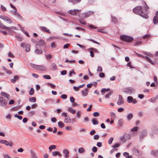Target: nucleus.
Here are the masks:
<instances>
[{
    "mask_svg": "<svg viewBox=\"0 0 158 158\" xmlns=\"http://www.w3.org/2000/svg\"><path fill=\"white\" fill-rule=\"evenodd\" d=\"M133 10L134 13L141 16L144 18L147 19L148 17L146 13H144L143 12L142 8L141 6L136 7V8H134Z\"/></svg>",
    "mask_w": 158,
    "mask_h": 158,
    "instance_id": "nucleus-1",
    "label": "nucleus"
},
{
    "mask_svg": "<svg viewBox=\"0 0 158 158\" xmlns=\"http://www.w3.org/2000/svg\"><path fill=\"white\" fill-rule=\"evenodd\" d=\"M30 65L31 67L39 70H45L46 69V67L44 65H36L33 64H31Z\"/></svg>",
    "mask_w": 158,
    "mask_h": 158,
    "instance_id": "nucleus-2",
    "label": "nucleus"
},
{
    "mask_svg": "<svg viewBox=\"0 0 158 158\" xmlns=\"http://www.w3.org/2000/svg\"><path fill=\"white\" fill-rule=\"evenodd\" d=\"M130 138V136L128 134H125L120 137V141L122 143L126 142Z\"/></svg>",
    "mask_w": 158,
    "mask_h": 158,
    "instance_id": "nucleus-3",
    "label": "nucleus"
},
{
    "mask_svg": "<svg viewBox=\"0 0 158 158\" xmlns=\"http://www.w3.org/2000/svg\"><path fill=\"white\" fill-rule=\"evenodd\" d=\"M121 40L128 42H131L133 40V38L126 35H122L120 36Z\"/></svg>",
    "mask_w": 158,
    "mask_h": 158,
    "instance_id": "nucleus-4",
    "label": "nucleus"
},
{
    "mask_svg": "<svg viewBox=\"0 0 158 158\" xmlns=\"http://www.w3.org/2000/svg\"><path fill=\"white\" fill-rule=\"evenodd\" d=\"M81 10H69V13L71 15L78 16L80 15Z\"/></svg>",
    "mask_w": 158,
    "mask_h": 158,
    "instance_id": "nucleus-5",
    "label": "nucleus"
},
{
    "mask_svg": "<svg viewBox=\"0 0 158 158\" xmlns=\"http://www.w3.org/2000/svg\"><path fill=\"white\" fill-rule=\"evenodd\" d=\"M0 105L2 106H5L7 104V101L2 97H0Z\"/></svg>",
    "mask_w": 158,
    "mask_h": 158,
    "instance_id": "nucleus-6",
    "label": "nucleus"
},
{
    "mask_svg": "<svg viewBox=\"0 0 158 158\" xmlns=\"http://www.w3.org/2000/svg\"><path fill=\"white\" fill-rule=\"evenodd\" d=\"M134 91V89L130 88H126L124 90V92L128 95L131 94Z\"/></svg>",
    "mask_w": 158,
    "mask_h": 158,
    "instance_id": "nucleus-7",
    "label": "nucleus"
},
{
    "mask_svg": "<svg viewBox=\"0 0 158 158\" xmlns=\"http://www.w3.org/2000/svg\"><path fill=\"white\" fill-rule=\"evenodd\" d=\"M36 49L35 50V53L40 54H42L43 52L42 50L40 48V46L38 44H37L35 45Z\"/></svg>",
    "mask_w": 158,
    "mask_h": 158,
    "instance_id": "nucleus-8",
    "label": "nucleus"
},
{
    "mask_svg": "<svg viewBox=\"0 0 158 158\" xmlns=\"http://www.w3.org/2000/svg\"><path fill=\"white\" fill-rule=\"evenodd\" d=\"M147 134V131L146 130H143L139 134V138L141 140L143 138L146 136Z\"/></svg>",
    "mask_w": 158,
    "mask_h": 158,
    "instance_id": "nucleus-9",
    "label": "nucleus"
},
{
    "mask_svg": "<svg viewBox=\"0 0 158 158\" xmlns=\"http://www.w3.org/2000/svg\"><path fill=\"white\" fill-rule=\"evenodd\" d=\"M117 104L118 105H120L122 104H123L124 100L122 96L121 95H119L118 99L117 102Z\"/></svg>",
    "mask_w": 158,
    "mask_h": 158,
    "instance_id": "nucleus-10",
    "label": "nucleus"
},
{
    "mask_svg": "<svg viewBox=\"0 0 158 158\" xmlns=\"http://www.w3.org/2000/svg\"><path fill=\"white\" fill-rule=\"evenodd\" d=\"M153 21V23L155 24L158 23V11L156 12V15L154 17Z\"/></svg>",
    "mask_w": 158,
    "mask_h": 158,
    "instance_id": "nucleus-11",
    "label": "nucleus"
},
{
    "mask_svg": "<svg viewBox=\"0 0 158 158\" xmlns=\"http://www.w3.org/2000/svg\"><path fill=\"white\" fill-rule=\"evenodd\" d=\"M10 7L14 9L13 10H12L10 11L11 13L14 15L15 13L17 12V9L16 7L11 4H10Z\"/></svg>",
    "mask_w": 158,
    "mask_h": 158,
    "instance_id": "nucleus-12",
    "label": "nucleus"
},
{
    "mask_svg": "<svg viewBox=\"0 0 158 158\" xmlns=\"http://www.w3.org/2000/svg\"><path fill=\"white\" fill-rule=\"evenodd\" d=\"M50 69L52 70H56L57 69V66L55 63H52L51 64Z\"/></svg>",
    "mask_w": 158,
    "mask_h": 158,
    "instance_id": "nucleus-13",
    "label": "nucleus"
},
{
    "mask_svg": "<svg viewBox=\"0 0 158 158\" xmlns=\"http://www.w3.org/2000/svg\"><path fill=\"white\" fill-rule=\"evenodd\" d=\"M0 18L3 19L5 21H9L10 20V19L6 15H0Z\"/></svg>",
    "mask_w": 158,
    "mask_h": 158,
    "instance_id": "nucleus-14",
    "label": "nucleus"
},
{
    "mask_svg": "<svg viewBox=\"0 0 158 158\" xmlns=\"http://www.w3.org/2000/svg\"><path fill=\"white\" fill-rule=\"evenodd\" d=\"M40 29L42 31L50 33V31L49 29L45 27H41Z\"/></svg>",
    "mask_w": 158,
    "mask_h": 158,
    "instance_id": "nucleus-15",
    "label": "nucleus"
},
{
    "mask_svg": "<svg viewBox=\"0 0 158 158\" xmlns=\"http://www.w3.org/2000/svg\"><path fill=\"white\" fill-rule=\"evenodd\" d=\"M0 28H2L3 29L10 30V28L9 27H7L4 26L2 24L1 21H0Z\"/></svg>",
    "mask_w": 158,
    "mask_h": 158,
    "instance_id": "nucleus-16",
    "label": "nucleus"
},
{
    "mask_svg": "<svg viewBox=\"0 0 158 158\" xmlns=\"http://www.w3.org/2000/svg\"><path fill=\"white\" fill-rule=\"evenodd\" d=\"M63 153L64 154V157L65 158H68L69 156V152L67 149H64L63 151Z\"/></svg>",
    "mask_w": 158,
    "mask_h": 158,
    "instance_id": "nucleus-17",
    "label": "nucleus"
},
{
    "mask_svg": "<svg viewBox=\"0 0 158 158\" xmlns=\"http://www.w3.org/2000/svg\"><path fill=\"white\" fill-rule=\"evenodd\" d=\"M81 93L84 96H86L88 93V89L86 88L84 90H82L81 91Z\"/></svg>",
    "mask_w": 158,
    "mask_h": 158,
    "instance_id": "nucleus-18",
    "label": "nucleus"
},
{
    "mask_svg": "<svg viewBox=\"0 0 158 158\" xmlns=\"http://www.w3.org/2000/svg\"><path fill=\"white\" fill-rule=\"evenodd\" d=\"M0 143H1L5 144L6 145L10 146V143L6 140H0Z\"/></svg>",
    "mask_w": 158,
    "mask_h": 158,
    "instance_id": "nucleus-19",
    "label": "nucleus"
},
{
    "mask_svg": "<svg viewBox=\"0 0 158 158\" xmlns=\"http://www.w3.org/2000/svg\"><path fill=\"white\" fill-rule=\"evenodd\" d=\"M152 132L154 134H157L158 133V129L157 127L155 126H153L152 128Z\"/></svg>",
    "mask_w": 158,
    "mask_h": 158,
    "instance_id": "nucleus-20",
    "label": "nucleus"
},
{
    "mask_svg": "<svg viewBox=\"0 0 158 158\" xmlns=\"http://www.w3.org/2000/svg\"><path fill=\"white\" fill-rule=\"evenodd\" d=\"M67 110L69 112L73 114H74L76 112V111L74 109H72L71 107H68Z\"/></svg>",
    "mask_w": 158,
    "mask_h": 158,
    "instance_id": "nucleus-21",
    "label": "nucleus"
},
{
    "mask_svg": "<svg viewBox=\"0 0 158 158\" xmlns=\"http://www.w3.org/2000/svg\"><path fill=\"white\" fill-rule=\"evenodd\" d=\"M19 77L18 76H16L14 77L13 79L11 80V81L13 83H15L16 81L19 79Z\"/></svg>",
    "mask_w": 158,
    "mask_h": 158,
    "instance_id": "nucleus-22",
    "label": "nucleus"
},
{
    "mask_svg": "<svg viewBox=\"0 0 158 158\" xmlns=\"http://www.w3.org/2000/svg\"><path fill=\"white\" fill-rule=\"evenodd\" d=\"M1 94L4 97H6L7 98V99H9V95L6 94V93L2 91L1 92Z\"/></svg>",
    "mask_w": 158,
    "mask_h": 158,
    "instance_id": "nucleus-23",
    "label": "nucleus"
},
{
    "mask_svg": "<svg viewBox=\"0 0 158 158\" xmlns=\"http://www.w3.org/2000/svg\"><path fill=\"white\" fill-rule=\"evenodd\" d=\"M141 2L142 3L143 5V8H144L145 10H147L149 8V7L147 6L145 2L144 1H142Z\"/></svg>",
    "mask_w": 158,
    "mask_h": 158,
    "instance_id": "nucleus-24",
    "label": "nucleus"
},
{
    "mask_svg": "<svg viewBox=\"0 0 158 158\" xmlns=\"http://www.w3.org/2000/svg\"><path fill=\"white\" fill-rule=\"evenodd\" d=\"M56 145H51L48 148L49 151L50 152H51L53 149L54 150L56 149Z\"/></svg>",
    "mask_w": 158,
    "mask_h": 158,
    "instance_id": "nucleus-25",
    "label": "nucleus"
},
{
    "mask_svg": "<svg viewBox=\"0 0 158 158\" xmlns=\"http://www.w3.org/2000/svg\"><path fill=\"white\" fill-rule=\"evenodd\" d=\"M65 120H64L65 122L66 123H69L71 122V120L69 116L68 115L65 118Z\"/></svg>",
    "mask_w": 158,
    "mask_h": 158,
    "instance_id": "nucleus-26",
    "label": "nucleus"
},
{
    "mask_svg": "<svg viewBox=\"0 0 158 158\" xmlns=\"http://www.w3.org/2000/svg\"><path fill=\"white\" fill-rule=\"evenodd\" d=\"M133 117V114L132 113H129L127 116V118L128 121L130 120Z\"/></svg>",
    "mask_w": 158,
    "mask_h": 158,
    "instance_id": "nucleus-27",
    "label": "nucleus"
},
{
    "mask_svg": "<svg viewBox=\"0 0 158 158\" xmlns=\"http://www.w3.org/2000/svg\"><path fill=\"white\" fill-rule=\"evenodd\" d=\"M30 45L29 44H26L25 46V51L26 52H28L30 51Z\"/></svg>",
    "mask_w": 158,
    "mask_h": 158,
    "instance_id": "nucleus-28",
    "label": "nucleus"
},
{
    "mask_svg": "<svg viewBox=\"0 0 158 158\" xmlns=\"http://www.w3.org/2000/svg\"><path fill=\"white\" fill-rule=\"evenodd\" d=\"M78 152L79 153H82L85 152V150L83 147H81L78 149Z\"/></svg>",
    "mask_w": 158,
    "mask_h": 158,
    "instance_id": "nucleus-29",
    "label": "nucleus"
},
{
    "mask_svg": "<svg viewBox=\"0 0 158 158\" xmlns=\"http://www.w3.org/2000/svg\"><path fill=\"white\" fill-rule=\"evenodd\" d=\"M31 152L32 155V158H38L35 153L32 150H31Z\"/></svg>",
    "mask_w": 158,
    "mask_h": 158,
    "instance_id": "nucleus-30",
    "label": "nucleus"
},
{
    "mask_svg": "<svg viewBox=\"0 0 158 158\" xmlns=\"http://www.w3.org/2000/svg\"><path fill=\"white\" fill-rule=\"evenodd\" d=\"M133 100V98L131 96H128L127 98V102L128 103H131L132 102Z\"/></svg>",
    "mask_w": 158,
    "mask_h": 158,
    "instance_id": "nucleus-31",
    "label": "nucleus"
},
{
    "mask_svg": "<svg viewBox=\"0 0 158 158\" xmlns=\"http://www.w3.org/2000/svg\"><path fill=\"white\" fill-rule=\"evenodd\" d=\"M58 126L60 127V128H62L64 126V124L61 121H59L58 123Z\"/></svg>",
    "mask_w": 158,
    "mask_h": 158,
    "instance_id": "nucleus-32",
    "label": "nucleus"
},
{
    "mask_svg": "<svg viewBox=\"0 0 158 158\" xmlns=\"http://www.w3.org/2000/svg\"><path fill=\"white\" fill-rule=\"evenodd\" d=\"M39 44L41 46H43L45 45V42L44 41L42 40H40L39 42Z\"/></svg>",
    "mask_w": 158,
    "mask_h": 158,
    "instance_id": "nucleus-33",
    "label": "nucleus"
},
{
    "mask_svg": "<svg viewBox=\"0 0 158 158\" xmlns=\"http://www.w3.org/2000/svg\"><path fill=\"white\" fill-rule=\"evenodd\" d=\"M81 0H69V2H72L74 3L80 2Z\"/></svg>",
    "mask_w": 158,
    "mask_h": 158,
    "instance_id": "nucleus-34",
    "label": "nucleus"
},
{
    "mask_svg": "<svg viewBox=\"0 0 158 158\" xmlns=\"http://www.w3.org/2000/svg\"><path fill=\"white\" fill-rule=\"evenodd\" d=\"M151 153L154 155L155 156H158V150L152 151Z\"/></svg>",
    "mask_w": 158,
    "mask_h": 158,
    "instance_id": "nucleus-35",
    "label": "nucleus"
},
{
    "mask_svg": "<svg viewBox=\"0 0 158 158\" xmlns=\"http://www.w3.org/2000/svg\"><path fill=\"white\" fill-rule=\"evenodd\" d=\"M90 12H87L85 14H83L82 15V17L83 18H86L88 17L90 15Z\"/></svg>",
    "mask_w": 158,
    "mask_h": 158,
    "instance_id": "nucleus-36",
    "label": "nucleus"
},
{
    "mask_svg": "<svg viewBox=\"0 0 158 158\" xmlns=\"http://www.w3.org/2000/svg\"><path fill=\"white\" fill-rule=\"evenodd\" d=\"M2 68L8 74H10V70L7 69L5 66H2Z\"/></svg>",
    "mask_w": 158,
    "mask_h": 158,
    "instance_id": "nucleus-37",
    "label": "nucleus"
},
{
    "mask_svg": "<svg viewBox=\"0 0 158 158\" xmlns=\"http://www.w3.org/2000/svg\"><path fill=\"white\" fill-rule=\"evenodd\" d=\"M29 101L30 102H35L36 101V99L35 97H32L29 99Z\"/></svg>",
    "mask_w": 158,
    "mask_h": 158,
    "instance_id": "nucleus-38",
    "label": "nucleus"
},
{
    "mask_svg": "<svg viewBox=\"0 0 158 158\" xmlns=\"http://www.w3.org/2000/svg\"><path fill=\"white\" fill-rule=\"evenodd\" d=\"M16 17L18 18L19 19H21L22 18V16L20 15L17 12L14 15Z\"/></svg>",
    "mask_w": 158,
    "mask_h": 158,
    "instance_id": "nucleus-39",
    "label": "nucleus"
},
{
    "mask_svg": "<svg viewBox=\"0 0 158 158\" xmlns=\"http://www.w3.org/2000/svg\"><path fill=\"white\" fill-rule=\"evenodd\" d=\"M146 59L150 63H151L153 65H154L155 63L154 62H153L148 57L146 56Z\"/></svg>",
    "mask_w": 158,
    "mask_h": 158,
    "instance_id": "nucleus-40",
    "label": "nucleus"
},
{
    "mask_svg": "<svg viewBox=\"0 0 158 158\" xmlns=\"http://www.w3.org/2000/svg\"><path fill=\"white\" fill-rule=\"evenodd\" d=\"M123 155L127 158H132L131 156H129V153L127 152L123 153Z\"/></svg>",
    "mask_w": 158,
    "mask_h": 158,
    "instance_id": "nucleus-41",
    "label": "nucleus"
},
{
    "mask_svg": "<svg viewBox=\"0 0 158 158\" xmlns=\"http://www.w3.org/2000/svg\"><path fill=\"white\" fill-rule=\"evenodd\" d=\"M34 89H33V88H31L30 89V91L29 92V94L30 95H32L34 94Z\"/></svg>",
    "mask_w": 158,
    "mask_h": 158,
    "instance_id": "nucleus-42",
    "label": "nucleus"
},
{
    "mask_svg": "<svg viewBox=\"0 0 158 158\" xmlns=\"http://www.w3.org/2000/svg\"><path fill=\"white\" fill-rule=\"evenodd\" d=\"M16 38L17 40L19 41H21L22 40V37L19 35H17L16 36Z\"/></svg>",
    "mask_w": 158,
    "mask_h": 158,
    "instance_id": "nucleus-43",
    "label": "nucleus"
},
{
    "mask_svg": "<svg viewBox=\"0 0 158 158\" xmlns=\"http://www.w3.org/2000/svg\"><path fill=\"white\" fill-rule=\"evenodd\" d=\"M79 22L80 23L83 25H85L86 24V23L85 21L83 19H79Z\"/></svg>",
    "mask_w": 158,
    "mask_h": 158,
    "instance_id": "nucleus-44",
    "label": "nucleus"
},
{
    "mask_svg": "<svg viewBox=\"0 0 158 158\" xmlns=\"http://www.w3.org/2000/svg\"><path fill=\"white\" fill-rule=\"evenodd\" d=\"M92 122L94 125L98 124V121L95 119H93Z\"/></svg>",
    "mask_w": 158,
    "mask_h": 158,
    "instance_id": "nucleus-45",
    "label": "nucleus"
},
{
    "mask_svg": "<svg viewBox=\"0 0 158 158\" xmlns=\"http://www.w3.org/2000/svg\"><path fill=\"white\" fill-rule=\"evenodd\" d=\"M75 74V73L74 72V70L73 69H72L69 72V75L70 77H71L72 76V74Z\"/></svg>",
    "mask_w": 158,
    "mask_h": 158,
    "instance_id": "nucleus-46",
    "label": "nucleus"
},
{
    "mask_svg": "<svg viewBox=\"0 0 158 158\" xmlns=\"http://www.w3.org/2000/svg\"><path fill=\"white\" fill-rule=\"evenodd\" d=\"M138 129V127H134L133 128L131 129V131L133 132H136L137 131Z\"/></svg>",
    "mask_w": 158,
    "mask_h": 158,
    "instance_id": "nucleus-47",
    "label": "nucleus"
},
{
    "mask_svg": "<svg viewBox=\"0 0 158 158\" xmlns=\"http://www.w3.org/2000/svg\"><path fill=\"white\" fill-rule=\"evenodd\" d=\"M29 114L30 116H32L35 114V112L34 111H31L29 112Z\"/></svg>",
    "mask_w": 158,
    "mask_h": 158,
    "instance_id": "nucleus-48",
    "label": "nucleus"
},
{
    "mask_svg": "<svg viewBox=\"0 0 158 158\" xmlns=\"http://www.w3.org/2000/svg\"><path fill=\"white\" fill-rule=\"evenodd\" d=\"M43 77L46 79H51V77L49 75H44L43 76Z\"/></svg>",
    "mask_w": 158,
    "mask_h": 158,
    "instance_id": "nucleus-49",
    "label": "nucleus"
},
{
    "mask_svg": "<svg viewBox=\"0 0 158 158\" xmlns=\"http://www.w3.org/2000/svg\"><path fill=\"white\" fill-rule=\"evenodd\" d=\"M110 116L112 118H116L115 114L114 112H112L110 113Z\"/></svg>",
    "mask_w": 158,
    "mask_h": 158,
    "instance_id": "nucleus-50",
    "label": "nucleus"
},
{
    "mask_svg": "<svg viewBox=\"0 0 158 158\" xmlns=\"http://www.w3.org/2000/svg\"><path fill=\"white\" fill-rule=\"evenodd\" d=\"M113 139H114L112 137H111L110 138L108 141V143L109 144H110L111 143H112V141H113Z\"/></svg>",
    "mask_w": 158,
    "mask_h": 158,
    "instance_id": "nucleus-51",
    "label": "nucleus"
},
{
    "mask_svg": "<svg viewBox=\"0 0 158 158\" xmlns=\"http://www.w3.org/2000/svg\"><path fill=\"white\" fill-rule=\"evenodd\" d=\"M1 10L3 11H6V8L3 6L2 5H1Z\"/></svg>",
    "mask_w": 158,
    "mask_h": 158,
    "instance_id": "nucleus-52",
    "label": "nucleus"
},
{
    "mask_svg": "<svg viewBox=\"0 0 158 158\" xmlns=\"http://www.w3.org/2000/svg\"><path fill=\"white\" fill-rule=\"evenodd\" d=\"M100 115V114L98 112H95L93 113V116L94 117H98Z\"/></svg>",
    "mask_w": 158,
    "mask_h": 158,
    "instance_id": "nucleus-53",
    "label": "nucleus"
},
{
    "mask_svg": "<svg viewBox=\"0 0 158 158\" xmlns=\"http://www.w3.org/2000/svg\"><path fill=\"white\" fill-rule=\"evenodd\" d=\"M76 115L77 118H80L81 117V112L78 111L76 113Z\"/></svg>",
    "mask_w": 158,
    "mask_h": 158,
    "instance_id": "nucleus-54",
    "label": "nucleus"
},
{
    "mask_svg": "<svg viewBox=\"0 0 158 158\" xmlns=\"http://www.w3.org/2000/svg\"><path fill=\"white\" fill-rule=\"evenodd\" d=\"M70 100L72 103H74L75 102V99L73 97H70Z\"/></svg>",
    "mask_w": 158,
    "mask_h": 158,
    "instance_id": "nucleus-55",
    "label": "nucleus"
},
{
    "mask_svg": "<svg viewBox=\"0 0 158 158\" xmlns=\"http://www.w3.org/2000/svg\"><path fill=\"white\" fill-rule=\"evenodd\" d=\"M15 117L16 118H17L19 120H21L22 119V117L21 116L18 115L17 114H16L15 115Z\"/></svg>",
    "mask_w": 158,
    "mask_h": 158,
    "instance_id": "nucleus-56",
    "label": "nucleus"
},
{
    "mask_svg": "<svg viewBox=\"0 0 158 158\" xmlns=\"http://www.w3.org/2000/svg\"><path fill=\"white\" fill-rule=\"evenodd\" d=\"M46 58L47 59L49 60L52 57V55L51 54H48L46 55Z\"/></svg>",
    "mask_w": 158,
    "mask_h": 158,
    "instance_id": "nucleus-57",
    "label": "nucleus"
},
{
    "mask_svg": "<svg viewBox=\"0 0 158 158\" xmlns=\"http://www.w3.org/2000/svg\"><path fill=\"white\" fill-rule=\"evenodd\" d=\"M99 138V136L98 135H96L94 136V139L95 140H98Z\"/></svg>",
    "mask_w": 158,
    "mask_h": 158,
    "instance_id": "nucleus-58",
    "label": "nucleus"
},
{
    "mask_svg": "<svg viewBox=\"0 0 158 158\" xmlns=\"http://www.w3.org/2000/svg\"><path fill=\"white\" fill-rule=\"evenodd\" d=\"M112 21L114 23H116L117 22V19L115 17H112Z\"/></svg>",
    "mask_w": 158,
    "mask_h": 158,
    "instance_id": "nucleus-59",
    "label": "nucleus"
},
{
    "mask_svg": "<svg viewBox=\"0 0 158 158\" xmlns=\"http://www.w3.org/2000/svg\"><path fill=\"white\" fill-rule=\"evenodd\" d=\"M97 71L98 72H102V67L98 66L97 69Z\"/></svg>",
    "mask_w": 158,
    "mask_h": 158,
    "instance_id": "nucleus-60",
    "label": "nucleus"
},
{
    "mask_svg": "<svg viewBox=\"0 0 158 158\" xmlns=\"http://www.w3.org/2000/svg\"><path fill=\"white\" fill-rule=\"evenodd\" d=\"M92 150L94 152H96L97 151V148L96 147H93L92 148Z\"/></svg>",
    "mask_w": 158,
    "mask_h": 158,
    "instance_id": "nucleus-61",
    "label": "nucleus"
},
{
    "mask_svg": "<svg viewBox=\"0 0 158 158\" xmlns=\"http://www.w3.org/2000/svg\"><path fill=\"white\" fill-rule=\"evenodd\" d=\"M69 45L70 44H66L64 46L63 48L64 49L67 48L69 47Z\"/></svg>",
    "mask_w": 158,
    "mask_h": 158,
    "instance_id": "nucleus-62",
    "label": "nucleus"
},
{
    "mask_svg": "<svg viewBox=\"0 0 158 158\" xmlns=\"http://www.w3.org/2000/svg\"><path fill=\"white\" fill-rule=\"evenodd\" d=\"M127 65L131 68H134V67H133L132 65L131 64V62H129L127 64Z\"/></svg>",
    "mask_w": 158,
    "mask_h": 158,
    "instance_id": "nucleus-63",
    "label": "nucleus"
},
{
    "mask_svg": "<svg viewBox=\"0 0 158 158\" xmlns=\"http://www.w3.org/2000/svg\"><path fill=\"white\" fill-rule=\"evenodd\" d=\"M99 76L100 77H105V74L103 73H99Z\"/></svg>",
    "mask_w": 158,
    "mask_h": 158,
    "instance_id": "nucleus-64",
    "label": "nucleus"
}]
</instances>
